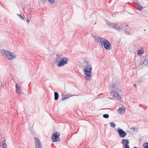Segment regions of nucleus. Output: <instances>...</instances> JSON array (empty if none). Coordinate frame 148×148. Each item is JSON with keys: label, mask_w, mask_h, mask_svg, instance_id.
<instances>
[{"label": "nucleus", "mask_w": 148, "mask_h": 148, "mask_svg": "<svg viewBox=\"0 0 148 148\" xmlns=\"http://www.w3.org/2000/svg\"><path fill=\"white\" fill-rule=\"evenodd\" d=\"M68 59L67 57L62 58V55L57 54L53 58V61L55 64L59 67L63 66L67 63Z\"/></svg>", "instance_id": "obj_1"}, {"label": "nucleus", "mask_w": 148, "mask_h": 148, "mask_svg": "<svg viewBox=\"0 0 148 148\" xmlns=\"http://www.w3.org/2000/svg\"><path fill=\"white\" fill-rule=\"evenodd\" d=\"M84 61V62L87 64V66L84 69V74L85 75V78L86 80H89L91 77L92 67L88 64L89 62L87 60H85Z\"/></svg>", "instance_id": "obj_2"}, {"label": "nucleus", "mask_w": 148, "mask_h": 148, "mask_svg": "<svg viewBox=\"0 0 148 148\" xmlns=\"http://www.w3.org/2000/svg\"><path fill=\"white\" fill-rule=\"evenodd\" d=\"M1 52L3 56L7 58L9 60H12L16 58V55L13 52L4 49L1 50Z\"/></svg>", "instance_id": "obj_3"}, {"label": "nucleus", "mask_w": 148, "mask_h": 148, "mask_svg": "<svg viewBox=\"0 0 148 148\" xmlns=\"http://www.w3.org/2000/svg\"><path fill=\"white\" fill-rule=\"evenodd\" d=\"M109 86L112 89L114 88H115V90H113L112 91V93L113 96L118 100H120L121 99V98L120 96L119 93H118L119 87L117 85V84H114L112 85L110 84Z\"/></svg>", "instance_id": "obj_4"}, {"label": "nucleus", "mask_w": 148, "mask_h": 148, "mask_svg": "<svg viewBox=\"0 0 148 148\" xmlns=\"http://www.w3.org/2000/svg\"><path fill=\"white\" fill-rule=\"evenodd\" d=\"M60 134L59 132H54L53 134H52L51 139L53 142H57L60 140V139L59 138Z\"/></svg>", "instance_id": "obj_5"}, {"label": "nucleus", "mask_w": 148, "mask_h": 148, "mask_svg": "<svg viewBox=\"0 0 148 148\" xmlns=\"http://www.w3.org/2000/svg\"><path fill=\"white\" fill-rule=\"evenodd\" d=\"M103 46L107 50H110L112 49V44L107 40H105Z\"/></svg>", "instance_id": "obj_6"}, {"label": "nucleus", "mask_w": 148, "mask_h": 148, "mask_svg": "<svg viewBox=\"0 0 148 148\" xmlns=\"http://www.w3.org/2000/svg\"><path fill=\"white\" fill-rule=\"evenodd\" d=\"M95 40H97V42L99 43L101 46H103V45L105 42V40L106 39L104 38H102L98 36H95L94 37Z\"/></svg>", "instance_id": "obj_7"}, {"label": "nucleus", "mask_w": 148, "mask_h": 148, "mask_svg": "<svg viewBox=\"0 0 148 148\" xmlns=\"http://www.w3.org/2000/svg\"><path fill=\"white\" fill-rule=\"evenodd\" d=\"M116 25L115 28V30H118L119 32L123 31L126 29V27L125 26V24L121 25L120 26L118 25L117 23H116Z\"/></svg>", "instance_id": "obj_8"}, {"label": "nucleus", "mask_w": 148, "mask_h": 148, "mask_svg": "<svg viewBox=\"0 0 148 148\" xmlns=\"http://www.w3.org/2000/svg\"><path fill=\"white\" fill-rule=\"evenodd\" d=\"M118 132L120 136L122 138L125 137L127 133L122 129L120 128L118 129Z\"/></svg>", "instance_id": "obj_9"}, {"label": "nucleus", "mask_w": 148, "mask_h": 148, "mask_svg": "<svg viewBox=\"0 0 148 148\" xmlns=\"http://www.w3.org/2000/svg\"><path fill=\"white\" fill-rule=\"evenodd\" d=\"M34 139L36 140L35 142L36 148H42L41 143L39 139L36 137L34 138Z\"/></svg>", "instance_id": "obj_10"}, {"label": "nucleus", "mask_w": 148, "mask_h": 148, "mask_svg": "<svg viewBox=\"0 0 148 148\" xmlns=\"http://www.w3.org/2000/svg\"><path fill=\"white\" fill-rule=\"evenodd\" d=\"M125 108L124 106H122L121 108H120L118 110L119 113L121 114H123L125 113Z\"/></svg>", "instance_id": "obj_11"}, {"label": "nucleus", "mask_w": 148, "mask_h": 148, "mask_svg": "<svg viewBox=\"0 0 148 148\" xmlns=\"http://www.w3.org/2000/svg\"><path fill=\"white\" fill-rule=\"evenodd\" d=\"M106 23L110 27H112L115 29L116 25V23H110V22L106 21Z\"/></svg>", "instance_id": "obj_12"}, {"label": "nucleus", "mask_w": 148, "mask_h": 148, "mask_svg": "<svg viewBox=\"0 0 148 148\" xmlns=\"http://www.w3.org/2000/svg\"><path fill=\"white\" fill-rule=\"evenodd\" d=\"M16 92L18 94H20L21 93V90L20 88V87L17 84L16 85Z\"/></svg>", "instance_id": "obj_13"}, {"label": "nucleus", "mask_w": 148, "mask_h": 148, "mask_svg": "<svg viewBox=\"0 0 148 148\" xmlns=\"http://www.w3.org/2000/svg\"><path fill=\"white\" fill-rule=\"evenodd\" d=\"M135 6L136 8L140 10H142L143 9V7L138 3L135 4Z\"/></svg>", "instance_id": "obj_14"}, {"label": "nucleus", "mask_w": 148, "mask_h": 148, "mask_svg": "<svg viewBox=\"0 0 148 148\" xmlns=\"http://www.w3.org/2000/svg\"><path fill=\"white\" fill-rule=\"evenodd\" d=\"M62 100H64L69 97L67 96L68 95H66V94H65V93H62Z\"/></svg>", "instance_id": "obj_15"}, {"label": "nucleus", "mask_w": 148, "mask_h": 148, "mask_svg": "<svg viewBox=\"0 0 148 148\" xmlns=\"http://www.w3.org/2000/svg\"><path fill=\"white\" fill-rule=\"evenodd\" d=\"M122 143L124 145V144H129V142L128 139H123L122 140Z\"/></svg>", "instance_id": "obj_16"}, {"label": "nucleus", "mask_w": 148, "mask_h": 148, "mask_svg": "<svg viewBox=\"0 0 148 148\" xmlns=\"http://www.w3.org/2000/svg\"><path fill=\"white\" fill-rule=\"evenodd\" d=\"M54 99L55 100H57L58 98L59 95L58 93L57 92H55L54 93Z\"/></svg>", "instance_id": "obj_17"}, {"label": "nucleus", "mask_w": 148, "mask_h": 148, "mask_svg": "<svg viewBox=\"0 0 148 148\" xmlns=\"http://www.w3.org/2000/svg\"><path fill=\"white\" fill-rule=\"evenodd\" d=\"M143 64L146 66H148V60H145L143 61Z\"/></svg>", "instance_id": "obj_18"}, {"label": "nucleus", "mask_w": 148, "mask_h": 148, "mask_svg": "<svg viewBox=\"0 0 148 148\" xmlns=\"http://www.w3.org/2000/svg\"><path fill=\"white\" fill-rule=\"evenodd\" d=\"M110 124L111 127L113 128H114L115 127L116 124L114 123L113 122H110Z\"/></svg>", "instance_id": "obj_19"}, {"label": "nucleus", "mask_w": 148, "mask_h": 148, "mask_svg": "<svg viewBox=\"0 0 148 148\" xmlns=\"http://www.w3.org/2000/svg\"><path fill=\"white\" fill-rule=\"evenodd\" d=\"M103 118L107 119L109 117V115L108 114H104L103 115Z\"/></svg>", "instance_id": "obj_20"}, {"label": "nucleus", "mask_w": 148, "mask_h": 148, "mask_svg": "<svg viewBox=\"0 0 148 148\" xmlns=\"http://www.w3.org/2000/svg\"><path fill=\"white\" fill-rule=\"evenodd\" d=\"M143 146L144 148H148V143H144L143 145Z\"/></svg>", "instance_id": "obj_21"}, {"label": "nucleus", "mask_w": 148, "mask_h": 148, "mask_svg": "<svg viewBox=\"0 0 148 148\" xmlns=\"http://www.w3.org/2000/svg\"><path fill=\"white\" fill-rule=\"evenodd\" d=\"M123 147H124V148H130L128 144H124L123 145Z\"/></svg>", "instance_id": "obj_22"}, {"label": "nucleus", "mask_w": 148, "mask_h": 148, "mask_svg": "<svg viewBox=\"0 0 148 148\" xmlns=\"http://www.w3.org/2000/svg\"><path fill=\"white\" fill-rule=\"evenodd\" d=\"M17 15L21 20H23L24 19L23 17L21 15L18 14H17Z\"/></svg>", "instance_id": "obj_23"}, {"label": "nucleus", "mask_w": 148, "mask_h": 148, "mask_svg": "<svg viewBox=\"0 0 148 148\" xmlns=\"http://www.w3.org/2000/svg\"><path fill=\"white\" fill-rule=\"evenodd\" d=\"M125 33H126L128 35H131V33L129 31H127V30H125Z\"/></svg>", "instance_id": "obj_24"}, {"label": "nucleus", "mask_w": 148, "mask_h": 148, "mask_svg": "<svg viewBox=\"0 0 148 148\" xmlns=\"http://www.w3.org/2000/svg\"><path fill=\"white\" fill-rule=\"evenodd\" d=\"M2 146L3 148H7L6 144H2Z\"/></svg>", "instance_id": "obj_25"}, {"label": "nucleus", "mask_w": 148, "mask_h": 148, "mask_svg": "<svg viewBox=\"0 0 148 148\" xmlns=\"http://www.w3.org/2000/svg\"><path fill=\"white\" fill-rule=\"evenodd\" d=\"M133 129H134V131H136V132H137V131H138V129L137 128H135H135H133Z\"/></svg>", "instance_id": "obj_26"}, {"label": "nucleus", "mask_w": 148, "mask_h": 148, "mask_svg": "<svg viewBox=\"0 0 148 148\" xmlns=\"http://www.w3.org/2000/svg\"><path fill=\"white\" fill-rule=\"evenodd\" d=\"M141 51H140H140L138 52V54L139 55V54H143V52H142V53H141Z\"/></svg>", "instance_id": "obj_27"}, {"label": "nucleus", "mask_w": 148, "mask_h": 148, "mask_svg": "<svg viewBox=\"0 0 148 148\" xmlns=\"http://www.w3.org/2000/svg\"><path fill=\"white\" fill-rule=\"evenodd\" d=\"M6 141L5 140V139L3 141V142L2 143V144H6Z\"/></svg>", "instance_id": "obj_28"}, {"label": "nucleus", "mask_w": 148, "mask_h": 148, "mask_svg": "<svg viewBox=\"0 0 148 148\" xmlns=\"http://www.w3.org/2000/svg\"><path fill=\"white\" fill-rule=\"evenodd\" d=\"M27 23H29V20L28 19H27Z\"/></svg>", "instance_id": "obj_29"}, {"label": "nucleus", "mask_w": 148, "mask_h": 148, "mask_svg": "<svg viewBox=\"0 0 148 148\" xmlns=\"http://www.w3.org/2000/svg\"><path fill=\"white\" fill-rule=\"evenodd\" d=\"M134 86L135 87H136V84H134Z\"/></svg>", "instance_id": "obj_30"}, {"label": "nucleus", "mask_w": 148, "mask_h": 148, "mask_svg": "<svg viewBox=\"0 0 148 148\" xmlns=\"http://www.w3.org/2000/svg\"><path fill=\"white\" fill-rule=\"evenodd\" d=\"M125 27H126V28H127V27H128V25L127 24L126 25H125Z\"/></svg>", "instance_id": "obj_31"}, {"label": "nucleus", "mask_w": 148, "mask_h": 148, "mask_svg": "<svg viewBox=\"0 0 148 148\" xmlns=\"http://www.w3.org/2000/svg\"><path fill=\"white\" fill-rule=\"evenodd\" d=\"M134 148H138L136 147H135Z\"/></svg>", "instance_id": "obj_32"}]
</instances>
